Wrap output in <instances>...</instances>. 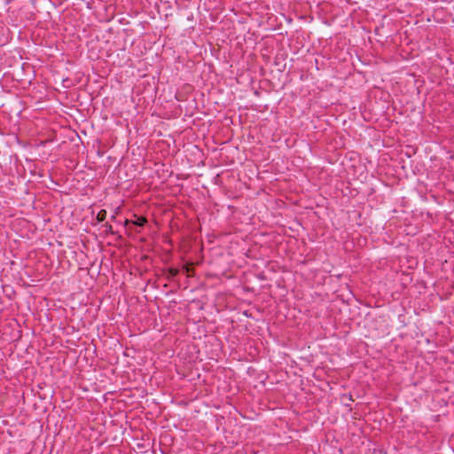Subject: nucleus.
Wrapping results in <instances>:
<instances>
[{
    "instance_id": "f257e3e1",
    "label": "nucleus",
    "mask_w": 454,
    "mask_h": 454,
    "mask_svg": "<svg viewBox=\"0 0 454 454\" xmlns=\"http://www.w3.org/2000/svg\"><path fill=\"white\" fill-rule=\"evenodd\" d=\"M146 222H147L146 218H145V217H138L136 221L126 220L125 221V225H129V224L132 223L134 225H137V226H139V227H143L145 224Z\"/></svg>"
},
{
    "instance_id": "f03ea898",
    "label": "nucleus",
    "mask_w": 454,
    "mask_h": 454,
    "mask_svg": "<svg viewBox=\"0 0 454 454\" xmlns=\"http://www.w3.org/2000/svg\"><path fill=\"white\" fill-rule=\"evenodd\" d=\"M106 211L105 209H101L97 215V220H98V222L102 223L106 220Z\"/></svg>"
},
{
    "instance_id": "7ed1b4c3",
    "label": "nucleus",
    "mask_w": 454,
    "mask_h": 454,
    "mask_svg": "<svg viewBox=\"0 0 454 454\" xmlns=\"http://www.w3.org/2000/svg\"><path fill=\"white\" fill-rule=\"evenodd\" d=\"M104 227L106 228V231H107V232H110V233L114 234V231H113V227H112V225H110V224H108V223H106V224L104 225Z\"/></svg>"
},
{
    "instance_id": "20e7f679",
    "label": "nucleus",
    "mask_w": 454,
    "mask_h": 454,
    "mask_svg": "<svg viewBox=\"0 0 454 454\" xmlns=\"http://www.w3.org/2000/svg\"><path fill=\"white\" fill-rule=\"evenodd\" d=\"M171 272H172L173 275H176L177 274V270H172Z\"/></svg>"
},
{
    "instance_id": "39448f33",
    "label": "nucleus",
    "mask_w": 454,
    "mask_h": 454,
    "mask_svg": "<svg viewBox=\"0 0 454 454\" xmlns=\"http://www.w3.org/2000/svg\"><path fill=\"white\" fill-rule=\"evenodd\" d=\"M111 219L115 220V215H112Z\"/></svg>"
}]
</instances>
